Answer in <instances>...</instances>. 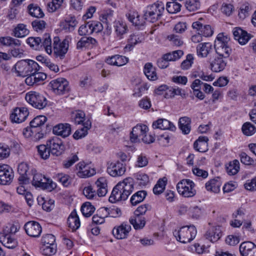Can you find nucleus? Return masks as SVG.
Here are the masks:
<instances>
[{
    "label": "nucleus",
    "mask_w": 256,
    "mask_h": 256,
    "mask_svg": "<svg viewBox=\"0 0 256 256\" xmlns=\"http://www.w3.org/2000/svg\"><path fill=\"white\" fill-rule=\"evenodd\" d=\"M152 127L154 128L170 130L172 131H174L176 128L172 122L164 118L158 119L154 121L152 124Z\"/></svg>",
    "instance_id": "nucleus-28"
},
{
    "label": "nucleus",
    "mask_w": 256,
    "mask_h": 256,
    "mask_svg": "<svg viewBox=\"0 0 256 256\" xmlns=\"http://www.w3.org/2000/svg\"><path fill=\"white\" fill-rule=\"evenodd\" d=\"M232 32L234 39L242 45L247 43L250 38V34L240 28H234Z\"/></svg>",
    "instance_id": "nucleus-25"
},
{
    "label": "nucleus",
    "mask_w": 256,
    "mask_h": 256,
    "mask_svg": "<svg viewBox=\"0 0 256 256\" xmlns=\"http://www.w3.org/2000/svg\"><path fill=\"white\" fill-rule=\"evenodd\" d=\"M29 112L26 108H16L10 116V119L12 122L21 123L24 122Z\"/></svg>",
    "instance_id": "nucleus-16"
},
{
    "label": "nucleus",
    "mask_w": 256,
    "mask_h": 256,
    "mask_svg": "<svg viewBox=\"0 0 256 256\" xmlns=\"http://www.w3.org/2000/svg\"><path fill=\"white\" fill-rule=\"evenodd\" d=\"M129 221L136 230L143 228L146 223V218L144 216H139L134 214L130 218Z\"/></svg>",
    "instance_id": "nucleus-33"
},
{
    "label": "nucleus",
    "mask_w": 256,
    "mask_h": 256,
    "mask_svg": "<svg viewBox=\"0 0 256 256\" xmlns=\"http://www.w3.org/2000/svg\"><path fill=\"white\" fill-rule=\"evenodd\" d=\"M144 72L147 78L150 80H155L158 78L155 68L153 67L152 64L150 62L145 64Z\"/></svg>",
    "instance_id": "nucleus-42"
},
{
    "label": "nucleus",
    "mask_w": 256,
    "mask_h": 256,
    "mask_svg": "<svg viewBox=\"0 0 256 256\" xmlns=\"http://www.w3.org/2000/svg\"><path fill=\"white\" fill-rule=\"evenodd\" d=\"M167 38L170 42L171 44L174 46H179L183 44L182 40L178 36L173 34H170L167 36Z\"/></svg>",
    "instance_id": "nucleus-64"
},
{
    "label": "nucleus",
    "mask_w": 256,
    "mask_h": 256,
    "mask_svg": "<svg viewBox=\"0 0 256 256\" xmlns=\"http://www.w3.org/2000/svg\"><path fill=\"white\" fill-rule=\"evenodd\" d=\"M184 54L181 50L173 51L172 52L167 53L164 54V58H166L168 62L175 61L179 59Z\"/></svg>",
    "instance_id": "nucleus-51"
},
{
    "label": "nucleus",
    "mask_w": 256,
    "mask_h": 256,
    "mask_svg": "<svg viewBox=\"0 0 256 256\" xmlns=\"http://www.w3.org/2000/svg\"><path fill=\"white\" fill-rule=\"evenodd\" d=\"M38 154L43 159L48 158L51 154L49 147L46 144H41L36 146Z\"/></svg>",
    "instance_id": "nucleus-50"
},
{
    "label": "nucleus",
    "mask_w": 256,
    "mask_h": 256,
    "mask_svg": "<svg viewBox=\"0 0 256 256\" xmlns=\"http://www.w3.org/2000/svg\"><path fill=\"white\" fill-rule=\"evenodd\" d=\"M228 60L218 56L215 57L214 59L210 62L211 70L216 72L223 70L226 66Z\"/></svg>",
    "instance_id": "nucleus-27"
},
{
    "label": "nucleus",
    "mask_w": 256,
    "mask_h": 256,
    "mask_svg": "<svg viewBox=\"0 0 256 256\" xmlns=\"http://www.w3.org/2000/svg\"><path fill=\"white\" fill-rule=\"evenodd\" d=\"M44 248L42 249V254L46 256H52L56 252V245H44Z\"/></svg>",
    "instance_id": "nucleus-63"
},
{
    "label": "nucleus",
    "mask_w": 256,
    "mask_h": 256,
    "mask_svg": "<svg viewBox=\"0 0 256 256\" xmlns=\"http://www.w3.org/2000/svg\"><path fill=\"white\" fill-rule=\"evenodd\" d=\"M24 228L28 235L34 238L40 236L42 231L40 224L35 221H29L26 222L24 226Z\"/></svg>",
    "instance_id": "nucleus-18"
},
{
    "label": "nucleus",
    "mask_w": 256,
    "mask_h": 256,
    "mask_svg": "<svg viewBox=\"0 0 256 256\" xmlns=\"http://www.w3.org/2000/svg\"><path fill=\"white\" fill-rule=\"evenodd\" d=\"M68 48V40L64 39L60 42L58 37H54V54L56 58L62 59L65 56Z\"/></svg>",
    "instance_id": "nucleus-11"
},
{
    "label": "nucleus",
    "mask_w": 256,
    "mask_h": 256,
    "mask_svg": "<svg viewBox=\"0 0 256 256\" xmlns=\"http://www.w3.org/2000/svg\"><path fill=\"white\" fill-rule=\"evenodd\" d=\"M55 178L64 186H68L71 182L70 176L63 173L58 174L56 176Z\"/></svg>",
    "instance_id": "nucleus-57"
},
{
    "label": "nucleus",
    "mask_w": 256,
    "mask_h": 256,
    "mask_svg": "<svg viewBox=\"0 0 256 256\" xmlns=\"http://www.w3.org/2000/svg\"><path fill=\"white\" fill-rule=\"evenodd\" d=\"M212 44L210 42H203L198 44L196 48V52L198 56L205 58L212 50Z\"/></svg>",
    "instance_id": "nucleus-30"
},
{
    "label": "nucleus",
    "mask_w": 256,
    "mask_h": 256,
    "mask_svg": "<svg viewBox=\"0 0 256 256\" xmlns=\"http://www.w3.org/2000/svg\"><path fill=\"white\" fill-rule=\"evenodd\" d=\"M152 206L149 204H142L139 206L134 212V215L139 216H142L146 214V212L148 210H150Z\"/></svg>",
    "instance_id": "nucleus-60"
},
{
    "label": "nucleus",
    "mask_w": 256,
    "mask_h": 256,
    "mask_svg": "<svg viewBox=\"0 0 256 256\" xmlns=\"http://www.w3.org/2000/svg\"><path fill=\"white\" fill-rule=\"evenodd\" d=\"M67 223L72 231L77 230L80 226V221L76 212L74 210L69 216Z\"/></svg>",
    "instance_id": "nucleus-34"
},
{
    "label": "nucleus",
    "mask_w": 256,
    "mask_h": 256,
    "mask_svg": "<svg viewBox=\"0 0 256 256\" xmlns=\"http://www.w3.org/2000/svg\"><path fill=\"white\" fill-rule=\"evenodd\" d=\"M164 10V5L160 1L148 6L144 12V19L150 22H154L159 20Z\"/></svg>",
    "instance_id": "nucleus-6"
},
{
    "label": "nucleus",
    "mask_w": 256,
    "mask_h": 256,
    "mask_svg": "<svg viewBox=\"0 0 256 256\" xmlns=\"http://www.w3.org/2000/svg\"><path fill=\"white\" fill-rule=\"evenodd\" d=\"M222 234L221 227L220 226H212L207 230L204 236L208 240L214 242L220 238Z\"/></svg>",
    "instance_id": "nucleus-19"
},
{
    "label": "nucleus",
    "mask_w": 256,
    "mask_h": 256,
    "mask_svg": "<svg viewBox=\"0 0 256 256\" xmlns=\"http://www.w3.org/2000/svg\"><path fill=\"white\" fill-rule=\"evenodd\" d=\"M239 250L241 256H256V246L252 242H242Z\"/></svg>",
    "instance_id": "nucleus-20"
},
{
    "label": "nucleus",
    "mask_w": 256,
    "mask_h": 256,
    "mask_svg": "<svg viewBox=\"0 0 256 256\" xmlns=\"http://www.w3.org/2000/svg\"><path fill=\"white\" fill-rule=\"evenodd\" d=\"M148 158L146 155L140 154L138 156L136 162V166L138 168H143L146 166L148 164Z\"/></svg>",
    "instance_id": "nucleus-59"
},
{
    "label": "nucleus",
    "mask_w": 256,
    "mask_h": 256,
    "mask_svg": "<svg viewBox=\"0 0 256 256\" xmlns=\"http://www.w3.org/2000/svg\"><path fill=\"white\" fill-rule=\"evenodd\" d=\"M20 228L18 223L8 224L0 232V242L8 248H15L18 242L15 238H12V235L15 234Z\"/></svg>",
    "instance_id": "nucleus-2"
},
{
    "label": "nucleus",
    "mask_w": 256,
    "mask_h": 256,
    "mask_svg": "<svg viewBox=\"0 0 256 256\" xmlns=\"http://www.w3.org/2000/svg\"><path fill=\"white\" fill-rule=\"evenodd\" d=\"M148 128L146 125L138 124L132 128L130 134V140L132 142H138L140 140L142 132H148Z\"/></svg>",
    "instance_id": "nucleus-22"
},
{
    "label": "nucleus",
    "mask_w": 256,
    "mask_h": 256,
    "mask_svg": "<svg viewBox=\"0 0 256 256\" xmlns=\"http://www.w3.org/2000/svg\"><path fill=\"white\" fill-rule=\"evenodd\" d=\"M49 86L56 94H63L69 90L68 82L62 78L52 80Z\"/></svg>",
    "instance_id": "nucleus-12"
},
{
    "label": "nucleus",
    "mask_w": 256,
    "mask_h": 256,
    "mask_svg": "<svg viewBox=\"0 0 256 256\" xmlns=\"http://www.w3.org/2000/svg\"><path fill=\"white\" fill-rule=\"evenodd\" d=\"M99 212L104 213L105 217L117 218L122 214L120 208L115 207L113 208H102L99 210Z\"/></svg>",
    "instance_id": "nucleus-40"
},
{
    "label": "nucleus",
    "mask_w": 256,
    "mask_h": 256,
    "mask_svg": "<svg viewBox=\"0 0 256 256\" xmlns=\"http://www.w3.org/2000/svg\"><path fill=\"white\" fill-rule=\"evenodd\" d=\"M240 164L238 160H234L229 163L226 166V170L229 175H234L236 174L240 170Z\"/></svg>",
    "instance_id": "nucleus-48"
},
{
    "label": "nucleus",
    "mask_w": 256,
    "mask_h": 256,
    "mask_svg": "<svg viewBox=\"0 0 256 256\" xmlns=\"http://www.w3.org/2000/svg\"><path fill=\"white\" fill-rule=\"evenodd\" d=\"M78 33L80 36H88L93 33L90 22L82 25L78 28Z\"/></svg>",
    "instance_id": "nucleus-53"
},
{
    "label": "nucleus",
    "mask_w": 256,
    "mask_h": 256,
    "mask_svg": "<svg viewBox=\"0 0 256 256\" xmlns=\"http://www.w3.org/2000/svg\"><path fill=\"white\" fill-rule=\"evenodd\" d=\"M202 213L203 211L202 208L197 206L191 207L188 210V214L193 218H200L202 216Z\"/></svg>",
    "instance_id": "nucleus-58"
},
{
    "label": "nucleus",
    "mask_w": 256,
    "mask_h": 256,
    "mask_svg": "<svg viewBox=\"0 0 256 256\" xmlns=\"http://www.w3.org/2000/svg\"><path fill=\"white\" fill-rule=\"evenodd\" d=\"M13 32L15 37L23 38L29 34V30L26 28L25 24H20L14 28Z\"/></svg>",
    "instance_id": "nucleus-46"
},
{
    "label": "nucleus",
    "mask_w": 256,
    "mask_h": 256,
    "mask_svg": "<svg viewBox=\"0 0 256 256\" xmlns=\"http://www.w3.org/2000/svg\"><path fill=\"white\" fill-rule=\"evenodd\" d=\"M47 118L44 116H38L34 118L30 122V126L38 131H40L41 126L46 122Z\"/></svg>",
    "instance_id": "nucleus-43"
},
{
    "label": "nucleus",
    "mask_w": 256,
    "mask_h": 256,
    "mask_svg": "<svg viewBox=\"0 0 256 256\" xmlns=\"http://www.w3.org/2000/svg\"><path fill=\"white\" fill-rule=\"evenodd\" d=\"M95 185L97 188L96 193V190H94L91 186L85 187L83 190L84 194L88 199H92L96 196L97 194L98 196H104L108 192V183L106 178L104 177H100L95 182Z\"/></svg>",
    "instance_id": "nucleus-5"
},
{
    "label": "nucleus",
    "mask_w": 256,
    "mask_h": 256,
    "mask_svg": "<svg viewBox=\"0 0 256 256\" xmlns=\"http://www.w3.org/2000/svg\"><path fill=\"white\" fill-rule=\"evenodd\" d=\"M47 146L53 156H60L65 150L64 145L62 140L56 136H54L47 140Z\"/></svg>",
    "instance_id": "nucleus-13"
},
{
    "label": "nucleus",
    "mask_w": 256,
    "mask_h": 256,
    "mask_svg": "<svg viewBox=\"0 0 256 256\" xmlns=\"http://www.w3.org/2000/svg\"><path fill=\"white\" fill-rule=\"evenodd\" d=\"M62 2L63 0H52L48 4V11L50 12H55L60 7Z\"/></svg>",
    "instance_id": "nucleus-62"
},
{
    "label": "nucleus",
    "mask_w": 256,
    "mask_h": 256,
    "mask_svg": "<svg viewBox=\"0 0 256 256\" xmlns=\"http://www.w3.org/2000/svg\"><path fill=\"white\" fill-rule=\"evenodd\" d=\"M136 182L140 186H146L150 182L148 176L142 172H138L134 175Z\"/></svg>",
    "instance_id": "nucleus-44"
},
{
    "label": "nucleus",
    "mask_w": 256,
    "mask_h": 256,
    "mask_svg": "<svg viewBox=\"0 0 256 256\" xmlns=\"http://www.w3.org/2000/svg\"><path fill=\"white\" fill-rule=\"evenodd\" d=\"M192 27L199 32L200 34L205 37H210L214 33V31L211 26L208 24L204 25L200 21L194 22L192 24Z\"/></svg>",
    "instance_id": "nucleus-21"
},
{
    "label": "nucleus",
    "mask_w": 256,
    "mask_h": 256,
    "mask_svg": "<svg viewBox=\"0 0 256 256\" xmlns=\"http://www.w3.org/2000/svg\"><path fill=\"white\" fill-rule=\"evenodd\" d=\"M78 24L74 16L69 15L67 16L64 21L60 23L62 28L66 32H72L75 29Z\"/></svg>",
    "instance_id": "nucleus-23"
},
{
    "label": "nucleus",
    "mask_w": 256,
    "mask_h": 256,
    "mask_svg": "<svg viewBox=\"0 0 256 256\" xmlns=\"http://www.w3.org/2000/svg\"><path fill=\"white\" fill-rule=\"evenodd\" d=\"M14 69L18 76H26L38 72L40 66L34 60H24L18 62L14 65Z\"/></svg>",
    "instance_id": "nucleus-4"
},
{
    "label": "nucleus",
    "mask_w": 256,
    "mask_h": 256,
    "mask_svg": "<svg viewBox=\"0 0 256 256\" xmlns=\"http://www.w3.org/2000/svg\"><path fill=\"white\" fill-rule=\"evenodd\" d=\"M29 13L30 16L36 18H42L44 14L41 8L33 4H30L28 6Z\"/></svg>",
    "instance_id": "nucleus-49"
},
{
    "label": "nucleus",
    "mask_w": 256,
    "mask_h": 256,
    "mask_svg": "<svg viewBox=\"0 0 256 256\" xmlns=\"http://www.w3.org/2000/svg\"><path fill=\"white\" fill-rule=\"evenodd\" d=\"M85 114L81 110H78L72 114V119L76 124H80L84 122Z\"/></svg>",
    "instance_id": "nucleus-54"
},
{
    "label": "nucleus",
    "mask_w": 256,
    "mask_h": 256,
    "mask_svg": "<svg viewBox=\"0 0 256 256\" xmlns=\"http://www.w3.org/2000/svg\"><path fill=\"white\" fill-rule=\"evenodd\" d=\"M21 41L10 36L0 37V44L6 46H21Z\"/></svg>",
    "instance_id": "nucleus-39"
},
{
    "label": "nucleus",
    "mask_w": 256,
    "mask_h": 256,
    "mask_svg": "<svg viewBox=\"0 0 256 256\" xmlns=\"http://www.w3.org/2000/svg\"><path fill=\"white\" fill-rule=\"evenodd\" d=\"M181 8L180 4L172 1V2H168L166 6L167 11L170 14H175L180 11Z\"/></svg>",
    "instance_id": "nucleus-56"
},
{
    "label": "nucleus",
    "mask_w": 256,
    "mask_h": 256,
    "mask_svg": "<svg viewBox=\"0 0 256 256\" xmlns=\"http://www.w3.org/2000/svg\"><path fill=\"white\" fill-rule=\"evenodd\" d=\"M173 234L177 240L185 244L190 242L195 238L196 230L194 226H184L178 230H175Z\"/></svg>",
    "instance_id": "nucleus-7"
},
{
    "label": "nucleus",
    "mask_w": 256,
    "mask_h": 256,
    "mask_svg": "<svg viewBox=\"0 0 256 256\" xmlns=\"http://www.w3.org/2000/svg\"><path fill=\"white\" fill-rule=\"evenodd\" d=\"M131 229L130 225L127 222H124L120 225L114 227L112 232L116 238L118 240L124 239L128 237Z\"/></svg>",
    "instance_id": "nucleus-17"
},
{
    "label": "nucleus",
    "mask_w": 256,
    "mask_h": 256,
    "mask_svg": "<svg viewBox=\"0 0 256 256\" xmlns=\"http://www.w3.org/2000/svg\"><path fill=\"white\" fill-rule=\"evenodd\" d=\"M194 187V184L190 180H182L176 185L178 192L185 198L192 197L196 194Z\"/></svg>",
    "instance_id": "nucleus-9"
},
{
    "label": "nucleus",
    "mask_w": 256,
    "mask_h": 256,
    "mask_svg": "<svg viewBox=\"0 0 256 256\" xmlns=\"http://www.w3.org/2000/svg\"><path fill=\"white\" fill-rule=\"evenodd\" d=\"M134 190V180L131 178H125L118 182L113 188L109 200L111 202L125 200Z\"/></svg>",
    "instance_id": "nucleus-1"
},
{
    "label": "nucleus",
    "mask_w": 256,
    "mask_h": 256,
    "mask_svg": "<svg viewBox=\"0 0 256 256\" xmlns=\"http://www.w3.org/2000/svg\"><path fill=\"white\" fill-rule=\"evenodd\" d=\"M76 170H78L77 175L80 178L90 177L96 173L94 169L90 168V166L85 164L84 162H80L76 164Z\"/></svg>",
    "instance_id": "nucleus-26"
},
{
    "label": "nucleus",
    "mask_w": 256,
    "mask_h": 256,
    "mask_svg": "<svg viewBox=\"0 0 256 256\" xmlns=\"http://www.w3.org/2000/svg\"><path fill=\"white\" fill-rule=\"evenodd\" d=\"M26 43L34 50L44 49L46 52L49 54L52 52V40L49 34H45L42 38L30 37L26 40Z\"/></svg>",
    "instance_id": "nucleus-3"
},
{
    "label": "nucleus",
    "mask_w": 256,
    "mask_h": 256,
    "mask_svg": "<svg viewBox=\"0 0 256 256\" xmlns=\"http://www.w3.org/2000/svg\"><path fill=\"white\" fill-rule=\"evenodd\" d=\"M114 26L116 36L120 39L122 38V36L126 34L128 30L126 24L122 21H115Z\"/></svg>",
    "instance_id": "nucleus-38"
},
{
    "label": "nucleus",
    "mask_w": 256,
    "mask_h": 256,
    "mask_svg": "<svg viewBox=\"0 0 256 256\" xmlns=\"http://www.w3.org/2000/svg\"><path fill=\"white\" fill-rule=\"evenodd\" d=\"M185 6L190 12L196 11L200 8V2L198 0H186Z\"/></svg>",
    "instance_id": "nucleus-55"
},
{
    "label": "nucleus",
    "mask_w": 256,
    "mask_h": 256,
    "mask_svg": "<svg viewBox=\"0 0 256 256\" xmlns=\"http://www.w3.org/2000/svg\"><path fill=\"white\" fill-rule=\"evenodd\" d=\"M81 212L85 217H90L95 210V208L90 202H86L81 206Z\"/></svg>",
    "instance_id": "nucleus-47"
},
{
    "label": "nucleus",
    "mask_w": 256,
    "mask_h": 256,
    "mask_svg": "<svg viewBox=\"0 0 256 256\" xmlns=\"http://www.w3.org/2000/svg\"><path fill=\"white\" fill-rule=\"evenodd\" d=\"M190 123L191 120L188 117H182L179 119V128L184 134H187L190 133L191 129Z\"/></svg>",
    "instance_id": "nucleus-37"
},
{
    "label": "nucleus",
    "mask_w": 256,
    "mask_h": 256,
    "mask_svg": "<svg viewBox=\"0 0 256 256\" xmlns=\"http://www.w3.org/2000/svg\"><path fill=\"white\" fill-rule=\"evenodd\" d=\"M214 46L218 56L228 59L232 52V49L228 46H223L220 43L218 42L216 44H214Z\"/></svg>",
    "instance_id": "nucleus-31"
},
{
    "label": "nucleus",
    "mask_w": 256,
    "mask_h": 256,
    "mask_svg": "<svg viewBox=\"0 0 256 256\" xmlns=\"http://www.w3.org/2000/svg\"><path fill=\"white\" fill-rule=\"evenodd\" d=\"M208 138L206 136H200L194 144V148L200 152H206L208 150Z\"/></svg>",
    "instance_id": "nucleus-29"
},
{
    "label": "nucleus",
    "mask_w": 256,
    "mask_h": 256,
    "mask_svg": "<svg viewBox=\"0 0 256 256\" xmlns=\"http://www.w3.org/2000/svg\"><path fill=\"white\" fill-rule=\"evenodd\" d=\"M242 130L244 134L250 136L255 133L256 128L250 122H246L242 125Z\"/></svg>",
    "instance_id": "nucleus-52"
},
{
    "label": "nucleus",
    "mask_w": 256,
    "mask_h": 256,
    "mask_svg": "<svg viewBox=\"0 0 256 256\" xmlns=\"http://www.w3.org/2000/svg\"><path fill=\"white\" fill-rule=\"evenodd\" d=\"M53 133L62 138H66L71 134L70 125L68 124H59L54 126Z\"/></svg>",
    "instance_id": "nucleus-24"
},
{
    "label": "nucleus",
    "mask_w": 256,
    "mask_h": 256,
    "mask_svg": "<svg viewBox=\"0 0 256 256\" xmlns=\"http://www.w3.org/2000/svg\"><path fill=\"white\" fill-rule=\"evenodd\" d=\"M143 40L142 36L135 34H131L128 40V44L124 48V50L130 51L136 44L142 42Z\"/></svg>",
    "instance_id": "nucleus-36"
},
{
    "label": "nucleus",
    "mask_w": 256,
    "mask_h": 256,
    "mask_svg": "<svg viewBox=\"0 0 256 256\" xmlns=\"http://www.w3.org/2000/svg\"><path fill=\"white\" fill-rule=\"evenodd\" d=\"M222 185V182L220 178L217 177L214 179L210 180L206 183L205 187L207 190L218 193L220 191V187Z\"/></svg>",
    "instance_id": "nucleus-32"
},
{
    "label": "nucleus",
    "mask_w": 256,
    "mask_h": 256,
    "mask_svg": "<svg viewBox=\"0 0 256 256\" xmlns=\"http://www.w3.org/2000/svg\"><path fill=\"white\" fill-rule=\"evenodd\" d=\"M22 133L26 138L34 136L36 140H38L43 137V134L41 131H38L30 126L24 128Z\"/></svg>",
    "instance_id": "nucleus-41"
},
{
    "label": "nucleus",
    "mask_w": 256,
    "mask_h": 256,
    "mask_svg": "<svg viewBox=\"0 0 256 256\" xmlns=\"http://www.w3.org/2000/svg\"><path fill=\"white\" fill-rule=\"evenodd\" d=\"M78 158L76 154H72L66 160L63 161L62 164L64 168H68L78 160Z\"/></svg>",
    "instance_id": "nucleus-61"
},
{
    "label": "nucleus",
    "mask_w": 256,
    "mask_h": 256,
    "mask_svg": "<svg viewBox=\"0 0 256 256\" xmlns=\"http://www.w3.org/2000/svg\"><path fill=\"white\" fill-rule=\"evenodd\" d=\"M32 184L36 187L42 188L43 190H48L50 191L56 187V184L52 181L46 178L41 174L36 173L33 176Z\"/></svg>",
    "instance_id": "nucleus-10"
},
{
    "label": "nucleus",
    "mask_w": 256,
    "mask_h": 256,
    "mask_svg": "<svg viewBox=\"0 0 256 256\" xmlns=\"http://www.w3.org/2000/svg\"><path fill=\"white\" fill-rule=\"evenodd\" d=\"M147 194L145 190H140L134 194L130 198V202L132 206H136L142 202Z\"/></svg>",
    "instance_id": "nucleus-45"
},
{
    "label": "nucleus",
    "mask_w": 256,
    "mask_h": 256,
    "mask_svg": "<svg viewBox=\"0 0 256 256\" xmlns=\"http://www.w3.org/2000/svg\"><path fill=\"white\" fill-rule=\"evenodd\" d=\"M97 44V41L92 37L84 36L78 42L76 48L80 49L82 48H92Z\"/></svg>",
    "instance_id": "nucleus-35"
},
{
    "label": "nucleus",
    "mask_w": 256,
    "mask_h": 256,
    "mask_svg": "<svg viewBox=\"0 0 256 256\" xmlns=\"http://www.w3.org/2000/svg\"><path fill=\"white\" fill-rule=\"evenodd\" d=\"M124 164L120 161L112 162L108 164L107 172L114 177L123 175L126 172Z\"/></svg>",
    "instance_id": "nucleus-14"
},
{
    "label": "nucleus",
    "mask_w": 256,
    "mask_h": 256,
    "mask_svg": "<svg viewBox=\"0 0 256 256\" xmlns=\"http://www.w3.org/2000/svg\"><path fill=\"white\" fill-rule=\"evenodd\" d=\"M26 100L33 107L42 110L48 104V100L42 94L36 92H30L25 96Z\"/></svg>",
    "instance_id": "nucleus-8"
},
{
    "label": "nucleus",
    "mask_w": 256,
    "mask_h": 256,
    "mask_svg": "<svg viewBox=\"0 0 256 256\" xmlns=\"http://www.w3.org/2000/svg\"><path fill=\"white\" fill-rule=\"evenodd\" d=\"M13 178L12 170L8 165H0V184L8 185Z\"/></svg>",
    "instance_id": "nucleus-15"
}]
</instances>
